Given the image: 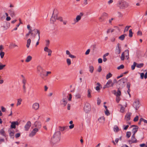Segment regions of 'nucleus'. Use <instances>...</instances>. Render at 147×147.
Listing matches in <instances>:
<instances>
[{
  "mask_svg": "<svg viewBox=\"0 0 147 147\" xmlns=\"http://www.w3.org/2000/svg\"><path fill=\"white\" fill-rule=\"evenodd\" d=\"M129 58V50H126L121 54V59L123 61L125 59H128Z\"/></svg>",
  "mask_w": 147,
  "mask_h": 147,
  "instance_id": "obj_2",
  "label": "nucleus"
},
{
  "mask_svg": "<svg viewBox=\"0 0 147 147\" xmlns=\"http://www.w3.org/2000/svg\"><path fill=\"white\" fill-rule=\"evenodd\" d=\"M121 94V91L118 89L116 93V96H119Z\"/></svg>",
  "mask_w": 147,
  "mask_h": 147,
  "instance_id": "obj_46",
  "label": "nucleus"
},
{
  "mask_svg": "<svg viewBox=\"0 0 147 147\" xmlns=\"http://www.w3.org/2000/svg\"><path fill=\"white\" fill-rule=\"evenodd\" d=\"M131 135V133L130 131H127L126 133V137L128 138H129Z\"/></svg>",
  "mask_w": 147,
  "mask_h": 147,
  "instance_id": "obj_43",
  "label": "nucleus"
},
{
  "mask_svg": "<svg viewBox=\"0 0 147 147\" xmlns=\"http://www.w3.org/2000/svg\"><path fill=\"white\" fill-rule=\"evenodd\" d=\"M44 50L45 51L48 53V55L49 56L51 55L52 53V51L51 49H48L47 47H45L44 48Z\"/></svg>",
  "mask_w": 147,
  "mask_h": 147,
  "instance_id": "obj_21",
  "label": "nucleus"
},
{
  "mask_svg": "<svg viewBox=\"0 0 147 147\" xmlns=\"http://www.w3.org/2000/svg\"><path fill=\"white\" fill-rule=\"evenodd\" d=\"M66 54L67 55H69V57L71 58H76V56L71 54L69 51L68 50L66 51Z\"/></svg>",
  "mask_w": 147,
  "mask_h": 147,
  "instance_id": "obj_22",
  "label": "nucleus"
},
{
  "mask_svg": "<svg viewBox=\"0 0 147 147\" xmlns=\"http://www.w3.org/2000/svg\"><path fill=\"white\" fill-rule=\"evenodd\" d=\"M66 61H67V64L68 65H71V60L70 59H67V60H66Z\"/></svg>",
  "mask_w": 147,
  "mask_h": 147,
  "instance_id": "obj_45",
  "label": "nucleus"
},
{
  "mask_svg": "<svg viewBox=\"0 0 147 147\" xmlns=\"http://www.w3.org/2000/svg\"><path fill=\"white\" fill-rule=\"evenodd\" d=\"M36 32H37V33H38V41L36 42V46H37L39 44V40L40 39V32L39 30H38L37 29H36Z\"/></svg>",
  "mask_w": 147,
  "mask_h": 147,
  "instance_id": "obj_27",
  "label": "nucleus"
},
{
  "mask_svg": "<svg viewBox=\"0 0 147 147\" xmlns=\"http://www.w3.org/2000/svg\"><path fill=\"white\" fill-rule=\"evenodd\" d=\"M91 92H92V91L90 89H89L88 90L87 97L88 98H90L92 96L91 95Z\"/></svg>",
  "mask_w": 147,
  "mask_h": 147,
  "instance_id": "obj_25",
  "label": "nucleus"
},
{
  "mask_svg": "<svg viewBox=\"0 0 147 147\" xmlns=\"http://www.w3.org/2000/svg\"><path fill=\"white\" fill-rule=\"evenodd\" d=\"M11 124L10 126L11 129H15L16 128V125H18L19 124L18 121H13L11 123Z\"/></svg>",
  "mask_w": 147,
  "mask_h": 147,
  "instance_id": "obj_8",
  "label": "nucleus"
},
{
  "mask_svg": "<svg viewBox=\"0 0 147 147\" xmlns=\"http://www.w3.org/2000/svg\"><path fill=\"white\" fill-rule=\"evenodd\" d=\"M73 122L72 121H71L69 122V123L70 124H71L69 126V128L70 129H72L74 127V125L73 124H72Z\"/></svg>",
  "mask_w": 147,
  "mask_h": 147,
  "instance_id": "obj_33",
  "label": "nucleus"
},
{
  "mask_svg": "<svg viewBox=\"0 0 147 147\" xmlns=\"http://www.w3.org/2000/svg\"><path fill=\"white\" fill-rule=\"evenodd\" d=\"M84 111L86 113L89 111L90 110V105L88 103H86L84 108Z\"/></svg>",
  "mask_w": 147,
  "mask_h": 147,
  "instance_id": "obj_6",
  "label": "nucleus"
},
{
  "mask_svg": "<svg viewBox=\"0 0 147 147\" xmlns=\"http://www.w3.org/2000/svg\"><path fill=\"white\" fill-rule=\"evenodd\" d=\"M4 55L5 53L4 52H3L2 51H1L0 52V56L1 59H3V58Z\"/></svg>",
  "mask_w": 147,
  "mask_h": 147,
  "instance_id": "obj_39",
  "label": "nucleus"
},
{
  "mask_svg": "<svg viewBox=\"0 0 147 147\" xmlns=\"http://www.w3.org/2000/svg\"><path fill=\"white\" fill-rule=\"evenodd\" d=\"M101 71H102V68H101V66H99L98 69V71L99 72H100Z\"/></svg>",
  "mask_w": 147,
  "mask_h": 147,
  "instance_id": "obj_63",
  "label": "nucleus"
},
{
  "mask_svg": "<svg viewBox=\"0 0 147 147\" xmlns=\"http://www.w3.org/2000/svg\"><path fill=\"white\" fill-rule=\"evenodd\" d=\"M129 4L124 1H121L119 3V6L121 9H124L129 6Z\"/></svg>",
  "mask_w": 147,
  "mask_h": 147,
  "instance_id": "obj_3",
  "label": "nucleus"
},
{
  "mask_svg": "<svg viewBox=\"0 0 147 147\" xmlns=\"http://www.w3.org/2000/svg\"><path fill=\"white\" fill-rule=\"evenodd\" d=\"M32 34V30L31 29L30 30L28 33L26 34V37H28L30 35V34Z\"/></svg>",
  "mask_w": 147,
  "mask_h": 147,
  "instance_id": "obj_55",
  "label": "nucleus"
},
{
  "mask_svg": "<svg viewBox=\"0 0 147 147\" xmlns=\"http://www.w3.org/2000/svg\"><path fill=\"white\" fill-rule=\"evenodd\" d=\"M124 111L125 108L123 107H121L120 110V112L121 113H123L124 112Z\"/></svg>",
  "mask_w": 147,
  "mask_h": 147,
  "instance_id": "obj_52",
  "label": "nucleus"
},
{
  "mask_svg": "<svg viewBox=\"0 0 147 147\" xmlns=\"http://www.w3.org/2000/svg\"><path fill=\"white\" fill-rule=\"evenodd\" d=\"M139 117L138 116H136L134 119V121H137L138 120Z\"/></svg>",
  "mask_w": 147,
  "mask_h": 147,
  "instance_id": "obj_51",
  "label": "nucleus"
},
{
  "mask_svg": "<svg viewBox=\"0 0 147 147\" xmlns=\"http://www.w3.org/2000/svg\"><path fill=\"white\" fill-rule=\"evenodd\" d=\"M22 101V99L21 98L18 99V102L17 104V106L20 105L21 104V102Z\"/></svg>",
  "mask_w": 147,
  "mask_h": 147,
  "instance_id": "obj_35",
  "label": "nucleus"
},
{
  "mask_svg": "<svg viewBox=\"0 0 147 147\" xmlns=\"http://www.w3.org/2000/svg\"><path fill=\"white\" fill-rule=\"evenodd\" d=\"M142 34V32L140 31H139L137 32V35H138L141 36Z\"/></svg>",
  "mask_w": 147,
  "mask_h": 147,
  "instance_id": "obj_61",
  "label": "nucleus"
},
{
  "mask_svg": "<svg viewBox=\"0 0 147 147\" xmlns=\"http://www.w3.org/2000/svg\"><path fill=\"white\" fill-rule=\"evenodd\" d=\"M10 26V23L8 22H5L2 26L4 30H6L9 28Z\"/></svg>",
  "mask_w": 147,
  "mask_h": 147,
  "instance_id": "obj_11",
  "label": "nucleus"
},
{
  "mask_svg": "<svg viewBox=\"0 0 147 147\" xmlns=\"http://www.w3.org/2000/svg\"><path fill=\"white\" fill-rule=\"evenodd\" d=\"M63 104L64 105V106H65L67 103V101L65 100L64 99H63Z\"/></svg>",
  "mask_w": 147,
  "mask_h": 147,
  "instance_id": "obj_60",
  "label": "nucleus"
},
{
  "mask_svg": "<svg viewBox=\"0 0 147 147\" xmlns=\"http://www.w3.org/2000/svg\"><path fill=\"white\" fill-rule=\"evenodd\" d=\"M130 27V26H127L125 29L124 32L128 31Z\"/></svg>",
  "mask_w": 147,
  "mask_h": 147,
  "instance_id": "obj_49",
  "label": "nucleus"
},
{
  "mask_svg": "<svg viewBox=\"0 0 147 147\" xmlns=\"http://www.w3.org/2000/svg\"><path fill=\"white\" fill-rule=\"evenodd\" d=\"M144 66V64L143 63H141L139 64H137L136 65V67L139 68H140L143 67Z\"/></svg>",
  "mask_w": 147,
  "mask_h": 147,
  "instance_id": "obj_34",
  "label": "nucleus"
},
{
  "mask_svg": "<svg viewBox=\"0 0 147 147\" xmlns=\"http://www.w3.org/2000/svg\"><path fill=\"white\" fill-rule=\"evenodd\" d=\"M132 113H127L125 117V119L126 121H129L130 119V117Z\"/></svg>",
  "mask_w": 147,
  "mask_h": 147,
  "instance_id": "obj_14",
  "label": "nucleus"
},
{
  "mask_svg": "<svg viewBox=\"0 0 147 147\" xmlns=\"http://www.w3.org/2000/svg\"><path fill=\"white\" fill-rule=\"evenodd\" d=\"M102 16V17H108V14L104 12L103 13Z\"/></svg>",
  "mask_w": 147,
  "mask_h": 147,
  "instance_id": "obj_59",
  "label": "nucleus"
},
{
  "mask_svg": "<svg viewBox=\"0 0 147 147\" xmlns=\"http://www.w3.org/2000/svg\"><path fill=\"white\" fill-rule=\"evenodd\" d=\"M121 47L120 46V44L118 43L116 48V53L117 54H119L121 52Z\"/></svg>",
  "mask_w": 147,
  "mask_h": 147,
  "instance_id": "obj_15",
  "label": "nucleus"
},
{
  "mask_svg": "<svg viewBox=\"0 0 147 147\" xmlns=\"http://www.w3.org/2000/svg\"><path fill=\"white\" fill-rule=\"evenodd\" d=\"M99 21L100 22L103 21L104 20L103 18V17H102V16L99 18Z\"/></svg>",
  "mask_w": 147,
  "mask_h": 147,
  "instance_id": "obj_57",
  "label": "nucleus"
},
{
  "mask_svg": "<svg viewBox=\"0 0 147 147\" xmlns=\"http://www.w3.org/2000/svg\"><path fill=\"white\" fill-rule=\"evenodd\" d=\"M38 129L37 128H35L34 129L30 134L29 135V136L32 137L34 136L36 133L38 131Z\"/></svg>",
  "mask_w": 147,
  "mask_h": 147,
  "instance_id": "obj_7",
  "label": "nucleus"
},
{
  "mask_svg": "<svg viewBox=\"0 0 147 147\" xmlns=\"http://www.w3.org/2000/svg\"><path fill=\"white\" fill-rule=\"evenodd\" d=\"M138 141L136 139L135 137V135H132L131 140L128 141L129 144H131L133 143H135L138 142Z\"/></svg>",
  "mask_w": 147,
  "mask_h": 147,
  "instance_id": "obj_4",
  "label": "nucleus"
},
{
  "mask_svg": "<svg viewBox=\"0 0 147 147\" xmlns=\"http://www.w3.org/2000/svg\"><path fill=\"white\" fill-rule=\"evenodd\" d=\"M0 134L3 135L4 136L5 135V132L3 129H2L0 131Z\"/></svg>",
  "mask_w": 147,
  "mask_h": 147,
  "instance_id": "obj_44",
  "label": "nucleus"
},
{
  "mask_svg": "<svg viewBox=\"0 0 147 147\" xmlns=\"http://www.w3.org/2000/svg\"><path fill=\"white\" fill-rule=\"evenodd\" d=\"M57 132L55 133L53 136V138H52V140H54L55 138H58V136L57 134Z\"/></svg>",
  "mask_w": 147,
  "mask_h": 147,
  "instance_id": "obj_31",
  "label": "nucleus"
},
{
  "mask_svg": "<svg viewBox=\"0 0 147 147\" xmlns=\"http://www.w3.org/2000/svg\"><path fill=\"white\" fill-rule=\"evenodd\" d=\"M89 68H90V72L92 73L94 70V67L92 66H89Z\"/></svg>",
  "mask_w": 147,
  "mask_h": 147,
  "instance_id": "obj_40",
  "label": "nucleus"
},
{
  "mask_svg": "<svg viewBox=\"0 0 147 147\" xmlns=\"http://www.w3.org/2000/svg\"><path fill=\"white\" fill-rule=\"evenodd\" d=\"M127 81V79L126 78H122L119 81V84L120 85H124L125 82H126Z\"/></svg>",
  "mask_w": 147,
  "mask_h": 147,
  "instance_id": "obj_10",
  "label": "nucleus"
},
{
  "mask_svg": "<svg viewBox=\"0 0 147 147\" xmlns=\"http://www.w3.org/2000/svg\"><path fill=\"white\" fill-rule=\"evenodd\" d=\"M84 13H83L81 12L80 13V15L77 16L76 18V20H75V22H78L81 19V17L83 15Z\"/></svg>",
  "mask_w": 147,
  "mask_h": 147,
  "instance_id": "obj_13",
  "label": "nucleus"
},
{
  "mask_svg": "<svg viewBox=\"0 0 147 147\" xmlns=\"http://www.w3.org/2000/svg\"><path fill=\"white\" fill-rule=\"evenodd\" d=\"M9 13L10 15L12 17L15 16V14L14 12L12 10H10L9 11Z\"/></svg>",
  "mask_w": 147,
  "mask_h": 147,
  "instance_id": "obj_32",
  "label": "nucleus"
},
{
  "mask_svg": "<svg viewBox=\"0 0 147 147\" xmlns=\"http://www.w3.org/2000/svg\"><path fill=\"white\" fill-rule=\"evenodd\" d=\"M20 136V133H17L15 135V137L16 138H17L19 137Z\"/></svg>",
  "mask_w": 147,
  "mask_h": 147,
  "instance_id": "obj_62",
  "label": "nucleus"
},
{
  "mask_svg": "<svg viewBox=\"0 0 147 147\" xmlns=\"http://www.w3.org/2000/svg\"><path fill=\"white\" fill-rule=\"evenodd\" d=\"M39 107V105L38 103L36 102L34 103L32 106V107L33 109L35 110L38 109Z\"/></svg>",
  "mask_w": 147,
  "mask_h": 147,
  "instance_id": "obj_16",
  "label": "nucleus"
},
{
  "mask_svg": "<svg viewBox=\"0 0 147 147\" xmlns=\"http://www.w3.org/2000/svg\"><path fill=\"white\" fill-rule=\"evenodd\" d=\"M126 35L125 34L122 35L119 37V38L121 40H123L124 39L125 36Z\"/></svg>",
  "mask_w": 147,
  "mask_h": 147,
  "instance_id": "obj_29",
  "label": "nucleus"
},
{
  "mask_svg": "<svg viewBox=\"0 0 147 147\" xmlns=\"http://www.w3.org/2000/svg\"><path fill=\"white\" fill-rule=\"evenodd\" d=\"M81 95L80 94H77L76 95V97L77 99L80 98H81Z\"/></svg>",
  "mask_w": 147,
  "mask_h": 147,
  "instance_id": "obj_50",
  "label": "nucleus"
},
{
  "mask_svg": "<svg viewBox=\"0 0 147 147\" xmlns=\"http://www.w3.org/2000/svg\"><path fill=\"white\" fill-rule=\"evenodd\" d=\"M32 59V57L30 55L28 56L26 59L25 61L26 62H29Z\"/></svg>",
  "mask_w": 147,
  "mask_h": 147,
  "instance_id": "obj_24",
  "label": "nucleus"
},
{
  "mask_svg": "<svg viewBox=\"0 0 147 147\" xmlns=\"http://www.w3.org/2000/svg\"><path fill=\"white\" fill-rule=\"evenodd\" d=\"M59 130L61 131H63L65 129L67 128V127H59Z\"/></svg>",
  "mask_w": 147,
  "mask_h": 147,
  "instance_id": "obj_42",
  "label": "nucleus"
},
{
  "mask_svg": "<svg viewBox=\"0 0 147 147\" xmlns=\"http://www.w3.org/2000/svg\"><path fill=\"white\" fill-rule=\"evenodd\" d=\"M37 71L38 73H40L43 69L40 66H38L37 68Z\"/></svg>",
  "mask_w": 147,
  "mask_h": 147,
  "instance_id": "obj_26",
  "label": "nucleus"
},
{
  "mask_svg": "<svg viewBox=\"0 0 147 147\" xmlns=\"http://www.w3.org/2000/svg\"><path fill=\"white\" fill-rule=\"evenodd\" d=\"M5 66V65H3L0 62V70L3 69Z\"/></svg>",
  "mask_w": 147,
  "mask_h": 147,
  "instance_id": "obj_38",
  "label": "nucleus"
},
{
  "mask_svg": "<svg viewBox=\"0 0 147 147\" xmlns=\"http://www.w3.org/2000/svg\"><path fill=\"white\" fill-rule=\"evenodd\" d=\"M105 114L107 115V116H108L109 115L110 113L108 110V109L107 110H106V111H105Z\"/></svg>",
  "mask_w": 147,
  "mask_h": 147,
  "instance_id": "obj_58",
  "label": "nucleus"
},
{
  "mask_svg": "<svg viewBox=\"0 0 147 147\" xmlns=\"http://www.w3.org/2000/svg\"><path fill=\"white\" fill-rule=\"evenodd\" d=\"M144 76V73H141L140 74V77L142 79H143Z\"/></svg>",
  "mask_w": 147,
  "mask_h": 147,
  "instance_id": "obj_64",
  "label": "nucleus"
},
{
  "mask_svg": "<svg viewBox=\"0 0 147 147\" xmlns=\"http://www.w3.org/2000/svg\"><path fill=\"white\" fill-rule=\"evenodd\" d=\"M51 72L50 71H46L45 70H43L40 73V75L41 78L45 80L46 77L48 76L49 74H51Z\"/></svg>",
  "mask_w": 147,
  "mask_h": 147,
  "instance_id": "obj_1",
  "label": "nucleus"
},
{
  "mask_svg": "<svg viewBox=\"0 0 147 147\" xmlns=\"http://www.w3.org/2000/svg\"><path fill=\"white\" fill-rule=\"evenodd\" d=\"M114 85V83H113L111 80H109L107 82V83L103 87L104 88H109L111 86H113Z\"/></svg>",
  "mask_w": 147,
  "mask_h": 147,
  "instance_id": "obj_5",
  "label": "nucleus"
},
{
  "mask_svg": "<svg viewBox=\"0 0 147 147\" xmlns=\"http://www.w3.org/2000/svg\"><path fill=\"white\" fill-rule=\"evenodd\" d=\"M31 122L29 121H28L24 127L25 130L26 131H28L31 127Z\"/></svg>",
  "mask_w": 147,
  "mask_h": 147,
  "instance_id": "obj_12",
  "label": "nucleus"
},
{
  "mask_svg": "<svg viewBox=\"0 0 147 147\" xmlns=\"http://www.w3.org/2000/svg\"><path fill=\"white\" fill-rule=\"evenodd\" d=\"M57 19V16L53 15L51 19V22L53 23H54Z\"/></svg>",
  "mask_w": 147,
  "mask_h": 147,
  "instance_id": "obj_17",
  "label": "nucleus"
},
{
  "mask_svg": "<svg viewBox=\"0 0 147 147\" xmlns=\"http://www.w3.org/2000/svg\"><path fill=\"white\" fill-rule=\"evenodd\" d=\"M97 104L99 105L101 102V100L99 98H97Z\"/></svg>",
  "mask_w": 147,
  "mask_h": 147,
  "instance_id": "obj_56",
  "label": "nucleus"
},
{
  "mask_svg": "<svg viewBox=\"0 0 147 147\" xmlns=\"http://www.w3.org/2000/svg\"><path fill=\"white\" fill-rule=\"evenodd\" d=\"M132 127H134L135 128H134L132 130V132L133 133V135H135V134L137 132L138 129V127L136 125H133Z\"/></svg>",
  "mask_w": 147,
  "mask_h": 147,
  "instance_id": "obj_18",
  "label": "nucleus"
},
{
  "mask_svg": "<svg viewBox=\"0 0 147 147\" xmlns=\"http://www.w3.org/2000/svg\"><path fill=\"white\" fill-rule=\"evenodd\" d=\"M129 127V125H127L126 126H125V125H123V127L124 130H127L128 129Z\"/></svg>",
  "mask_w": 147,
  "mask_h": 147,
  "instance_id": "obj_54",
  "label": "nucleus"
},
{
  "mask_svg": "<svg viewBox=\"0 0 147 147\" xmlns=\"http://www.w3.org/2000/svg\"><path fill=\"white\" fill-rule=\"evenodd\" d=\"M31 42V39L30 38L28 39L27 40V43L26 45V47L28 48L30 45Z\"/></svg>",
  "mask_w": 147,
  "mask_h": 147,
  "instance_id": "obj_30",
  "label": "nucleus"
},
{
  "mask_svg": "<svg viewBox=\"0 0 147 147\" xmlns=\"http://www.w3.org/2000/svg\"><path fill=\"white\" fill-rule=\"evenodd\" d=\"M114 131L116 132H118L119 130V128L117 125H115L113 128Z\"/></svg>",
  "mask_w": 147,
  "mask_h": 147,
  "instance_id": "obj_28",
  "label": "nucleus"
},
{
  "mask_svg": "<svg viewBox=\"0 0 147 147\" xmlns=\"http://www.w3.org/2000/svg\"><path fill=\"white\" fill-rule=\"evenodd\" d=\"M139 101L137 100H136L133 104L134 107L136 108V110L138 109L139 107Z\"/></svg>",
  "mask_w": 147,
  "mask_h": 147,
  "instance_id": "obj_9",
  "label": "nucleus"
},
{
  "mask_svg": "<svg viewBox=\"0 0 147 147\" xmlns=\"http://www.w3.org/2000/svg\"><path fill=\"white\" fill-rule=\"evenodd\" d=\"M21 77L22 78V83L23 84H26V78H25V77L23 75H22L21 76Z\"/></svg>",
  "mask_w": 147,
  "mask_h": 147,
  "instance_id": "obj_23",
  "label": "nucleus"
},
{
  "mask_svg": "<svg viewBox=\"0 0 147 147\" xmlns=\"http://www.w3.org/2000/svg\"><path fill=\"white\" fill-rule=\"evenodd\" d=\"M120 100V98L119 96H117L116 100L117 103H118Z\"/></svg>",
  "mask_w": 147,
  "mask_h": 147,
  "instance_id": "obj_48",
  "label": "nucleus"
},
{
  "mask_svg": "<svg viewBox=\"0 0 147 147\" xmlns=\"http://www.w3.org/2000/svg\"><path fill=\"white\" fill-rule=\"evenodd\" d=\"M112 76V74L110 73H109L108 74H107L106 77V78L107 80H108L109 78H111Z\"/></svg>",
  "mask_w": 147,
  "mask_h": 147,
  "instance_id": "obj_36",
  "label": "nucleus"
},
{
  "mask_svg": "<svg viewBox=\"0 0 147 147\" xmlns=\"http://www.w3.org/2000/svg\"><path fill=\"white\" fill-rule=\"evenodd\" d=\"M8 132L11 137H13L14 136V131L13 130L9 128L8 130Z\"/></svg>",
  "mask_w": 147,
  "mask_h": 147,
  "instance_id": "obj_19",
  "label": "nucleus"
},
{
  "mask_svg": "<svg viewBox=\"0 0 147 147\" xmlns=\"http://www.w3.org/2000/svg\"><path fill=\"white\" fill-rule=\"evenodd\" d=\"M133 36V32L131 29H130L129 31V36L131 37Z\"/></svg>",
  "mask_w": 147,
  "mask_h": 147,
  "instance_id": "obj_41",
  "label": "nucleus"
},
{
  "mask_svg": "<svg viewBox=\"0 0 147 147\" xmlns=\"http://www.w3.org/2000/svg\"><path fill=\"white\" fill-rule=\"evenodd\" d=\"M136 65L137 63L136 62H134L133 65H132L131 66V68L132 70L135 69V67L136 66Z\"/></svg>",
  "mask_w": 147,
  "mask_h": 147,
  "instance_id": "obj_37",
  "label": "nucleus"
},
{
  "mask_svg": "<svg viewBox=\"0 0 147 147\" xmlns=\"http://www.w3.org/2000/svg\"><path fill=\"white\" fill-rule=\"evenodd\" d=\"M34 125L35 127L38 129H40L41 126V123L40 122L38 121H36L34 123Z\"/></svg>",
  "mask_w": 147,
  "mask_h": 147,
  "instance_id": "obj_20",
  "label": "nucleus"
},
{
  "mask_svg": "<svg viewBox=\"0 0 147 147\" xmlns=\"http://www.w3.org/2000/svg\"><path fill=\"white\" fill-rule=\"evenodd\" d=\"M124 68V66L123 65H121L119 66H118L117 67V69H123Z\"/></svg>",
  "mask_w": 147,
  "mask_h": 147,
  "instance_id": "obj_47",
  "label": "nucleus"
},
{
  "mask_svg": "<svg viewBox=\"0 0 147 147\" xmlns=\"http://www.w3.org/2000/svg\"><path fill=\"white\" fill-rule=\"evenodd\" d=\"M1 111L3 112H5L6 109L5 108L3 107V106H1Z\"/></svg>",
  "mask_w": 147,
  "mask_h": 147,
  "instance_id": "obj_53",
  "label": "nucleus"
}]
</instances>
